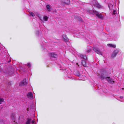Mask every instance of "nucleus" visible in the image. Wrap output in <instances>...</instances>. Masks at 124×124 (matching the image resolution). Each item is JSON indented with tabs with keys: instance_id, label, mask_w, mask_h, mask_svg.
<instances>
[{
	"instance_id": "1",
	"label": "nucleus",
	"mask_w": 124,
	"mask_h": 124,
	"mask_svg": "<svg viewBox=\"0 0 124 124\" xmlns=\"http://www.w3.org/2000/svg\"><path fill=\"white\" fill-rule=\"evenodd\" d=\"M74 74L76 76L80 77V79L82 80H85L86 79V77L84 76L83 75L81 76L79 71L77 70H76L75 71Z\"/></svg>"
},
{
	"instance_id": "2",
	"label": "nucleus",
	"mask_w": 124,
	"mask_h": 124,
	"mask_svg": "<svg viewBox=\"0 0 124 124\" xmlns=\"http://www.w3.org/2000/svg\"><path fill=\"white\" fill-rule=\"evenodd\" d=\"M91 3L92 4L93 6L98 8H100L101 6L97 2L96 0H93Z\"/></svg>"
},
{
	"instance_id": "3",
	"label": "nucleus",
	"mask_w": 124,
	"mask_h": 124,
	"mask_svg": "<svg viewBox=\"0 0 124 124\" xmlns=\"http://www.w3.org/2000/svg\"><path fill=\"white\" fill-rule=\"evenodd\" d=\"M101 78H102L106 79L108 82L111 83H114V82L113 80L109 77H106L103 75H102Z\"/></svg>"
},
{
	"instance_id": "4",
	"label": "nucleus",
	"mask_w": 124,
	"mask_h": 124,
	"mask_svg": "<svg viewBox=\"0 0 124 124\" xmlns=\"http://www.w3.org/2000/svg\"><path fill=\"white\" fill-rule=\"evenodd\" d=\"M93 13L99 18H102L104 16H103L100 14L96 11H94Z\"/></svg>"
},
{
	"instance_id": "5",
	"label": "nucleus",
	"mask_w": 124,
	"mask_h": 124,
	"mask_svg": "<svg viewBox=\"0 0 124 124\" xmlns=\"http://www.w3.org/2000/svg\"><path fill=\"white\" fill-rule=\"evenodd\" d=\"M119 52V51L118 50H116L114 51L112 54L111 57L112 58L115 57Z\"/></svg>"
},
{
	"instance_id": "6",
	"label": "nucleus",
	"mask_w": 124,
	"mask_h": 124,
	"mask_svg": "<svg viewBox=\"0 0 124 124\" xmlns=\"http://www.w3.org/2000/svg\"><path fill=\"white\" fill-rule=\"evenodd\" d=\"M93 50L96 52L97 54L101 55H102V53L98 50L97 48L96 47H94L93 48Z\"/></svg>"
},
{
	"instance_id": "7",
	"label": "nucleus",
	"mask_w": 124,
	"mask_h": 124,
	"mask_svg": "<svg viewBox=\"0 0 124 124\" xmlns=\"http://www.w3.org/2000/svg\"><path fill=\"white\" fill-rule=\"evenodd\" d=\"M27 84V82L26 81V79H24L23 81L21 82L20 83V86H23Z\"/></svg>"
},
{
	"instance_id": "8",
	"label": "nucleus",
	"mask_w": 124,
	"mask_h": 124,
	"mask_svg": "<svg viewBox=\"0 0 124 124\" xmlns=\"http://www.w3.org/2000/svg\"><path fill=\"white\" fill-rule=\"evenodd\" d=\"M50 55L51 57L56 58L57 57V55L54 53H50Z\"/></svg>"
},
{
	"instance_id": "9",
	"label": "nucleus",
	"mask_w": 124,
	"mask_h": 124,
	"mask_svg": "<svg viewBox=\"0 0 124 124\" xmlns=\"http://www.w3.org/2000/svg\"><path fill=\"white\" fill-rule=\"evenodd\" d=\"M28 97L29 98H33V96L32 93L31 92H29L28 93L27 95Z\"/></svg>"
},
{
	"instance_id": "10",
	"label": "nucleus",
	"mask_w": 124,
	"mask_h": 124,
	"mask_svg": "<svg viewBox=\"0 0 124 124\" xmlns=\"http://www.w3.org/2000/svg\"><path fill=\"white\" fill-rule=\"evenodd\" d=\"M70 1V0H62V2L66 4H68L69 3Z\"/></svg>"
},
{
	"instance_id": "11",
	"label": "nucleus",
	"mask_w": 124,
	"mask_h": 124,
	"mask_svg": "<svg viewBox=\"0 0 124 124\" xmlns=\"http://www.w3.org/2000/svg\"><path fill=\"white\" fill-rule=\"evenodd\" d=\"M107 46L108 47H112L114 48H115L116 47V45L114 44H107Z\"/></svg>"
},
{
	"instance_id": "12",
	"label": "nucleus",
	"mask_w": 124,
	"mask_h": 124,
	"mask_svg": "<svg viewBox=\"0 0 124 124\" xmlns=\"http://www.w3.org/2000/svg\"><path fill=\"white\" fill-rule=\"evenodd\" d=\"M63 38L64 41H67L68 40V39L67 37L66 36V35H63Z\"/></svg>"
},
{
	"instance_id": "13",
	"label": "nucleus",
	"mask_w": 124,
	"mask_h": 124,
	"mask_svg": "<svg viewBox=\"0 0 124 124\" xmlns=\"http://www.w3.org/2000/svg\"><path fill=\"white\" fill-rule=\"evenodd\" d=\"M15 117L16 116L15 114L14 113L11 116V118L13 120H15Z\"/></svg>"
},
{
	"instance_id": "14",
	"label": "nucleus",
	"mask_w": 124,
	"mask_h": 124,
	"mask_svg": "<svg viewBox=\"0 0 124 124\" xmlns=\"http://www.w3.org/2000/svg\"><path fill=\"white\" fill-rule=\"evenodd\" d=\"M82 65L84 66H86L85 62V61H84V60L82 61Z\"/></svg>"
},
{
	"instance_id": "15",
	"label": "nucleus",
	"mask_w": 124,
	"mask_h": 124,
	"mask_svg": "<svg viewBox=\"0 0 124 124\" xmlns=\"http://www.w3.org/2000/svg\"><path fill=\"white\" fill-rule=\"evenodd\" d=\"M31 120L29 118L27 120L26 122V124H30L31 122Z\"/></svg>"
},
{
	"instance_id": "16",
	"label": "nucleus",
	"mask_w": 124,
	"mask_h": 124,
	"mask_svg": "<svg viewBox=\"0 0 124 124\" xmlns=\"http://www.w3.org/2000/svg\"><path fill=\"white\" fill-rule=\"evenodd\" d=\"M81 57L82 58H83L85 60H86L87 59V57L86 55H81Z\"/></svg>"
},
{
	"instance_id": "17",
	"label": "nucleus",
	"mask_w": 124,
	"mask_h": 124,
	"mask_svg": "<svg viewBox=\"0 0 124 124\" xmlns=\"http://www.w3.org/2000/svg\"><path fill=\"white\" fill-rule=\"evenodd\" d=\"M29 15L30 16H35V14L34 13L31 12L30 13Z\"/></svg>"
},
{
	"instance_id": "18",
	"label": "nucleus",
	"mask_w": 124,
	"mask_h": 124,
	"mask_svg": "<svg viewBox=\"0 0 124 124\" xmlns=\"http://www.w3.org/2000/svg\"><path fill=\"white\" fill-rule=\"evenodd\" d=\"M46 7H47V9L48 11H50L51 8H50V6H49V5H47Z\"/></svg>"
},
{
	"instance_id": "19",
	"label": "nucleus",
	"mask_w": 124,
	"mask_h": 124,
	"mask_svg": "<svg viewBox=\"0 0 124 124\" xmlns=\"http://www.w3.org/2000/svg\"><path fill=\"white\" fill-rule=\"evenodd\" d=\"M48 17L46 16H45L43 17V19L45 21H47L48 20Z\"/></svg>"
},
{
	"instance_id": "20",
	"label": "nucleus",
	"mask_w": 124,
	"mask_h": 124,
	"mask_svg": "<svg viewBox=\"0 0 124 124\" xmlns=\"http://www.w3.org/2000/svg\"><path fill=\"white\" fill-rule=\"evenodd\" d=\"M4 101V99L3 98H0V104L2 103V102Z\"/></svg>"
},
{
	"instance_id": "21",
	"label": "nucleus",
	"mask_w": 124,
	"mask_h": 124,
	"mask_svg": "<svg viewBox=\"0 0 124 124\" xmlns=\"http://www.w3.org/2000/svg\"><path fill=\"white\" fill-rule=\"evenodd\" d=\"M35 121V119L33 120L31 122V123L32 124H33Z\"/></svg>"
},
{
	"instance_id": "22",
	"label": "nucleus",
	"mask_w": 124,
	"mask_h": 124,
	"mask_svg": "<svg viewBox=\"0 0 124 124\" xmlns=\"http://www.w3.org/2000/svg\"><path fill=\"white\" fill-rule=\"evenodd\" d=\"M27 66H28L29 67H31V65L30 64V63H28L27 64Z\"/></svg>"
},
{
	"instance_id": "23",
	"label": "nucleus",
	"mask_w": 124,
	"mask_h": 124,
	"mask_svg": "<svg viewBox=\"0 0 124 124\" xmlns=\"http://www.w3.org/2000/svg\"><path fill=\"white\" fill-rule=\"evenodd\" d=\"M116 11L115 10H114L113 12V14L115 15L116 14Z\"/></svg>"
},
{
	"instance_id": "24",
	"label": "nucleus",
	"mask_w": 124,
	"mask_h": 124,
	"mask_svg": "<svg viewBox=\"0 0 124 124\" xmlns=\"http://www.w3.org/2000/svg\"><path fill=\"white\" fill-rule=\"evenodd\" d=\"M108 7H109V8L110 9V6H111V7H113V5H111V4H110V5H109H109H108Z\"/></svg>"
},
{
	"instance_id": "25",
	"label": "nucleus",
	"mask_w": 124,
	"mask_h": 124,
	"mask_svg": "<svg viewBox=\"0 0 124 124\" xmlns=\"http://www.w3.org/2000/svg\"><path fill=\"white\" fill-rule=\"evenodd\" d=\"M91 51V49H89L88 50V51H87V53H89V52H90Z\"/></svg>"
},
{
	"instance_id": "26",
	"label": "nucleus",
	"mask_w": 124,
	"mask_h": 124,
	"mask_svg": "<svg viewBox=\"0 0 124 124\" xmlns=\"http://www.w3.org/2000/svg\"><path fill=\"white\" fill-rule=\"evenodd\" d=\"M39 18L40 19V20H42V19H41V18L40 17V16H39Z\"/></svg>"
},
{
	"instance_id": "27",
	"label": "nucleus",
	"mask_w": 124,
	"mask_h": 124,
	"mask_svg": "<svg viewBox=\"0 0 124 124\" xmlns=\"http://www.w3.org/2000/svg\"><path fill=\"white\" fill-rule=\"evenodd\" d=\"M120 98L121 99H122L123 98V97L122 96H120Z\"/></svg>"
},
{
	"instance_id": "28",
	"label": "nucleus",
	"mask_w": 124,
	"mask_h": 124,
	"mask_svg": "<svg viewBox=\"0 0 124 124\" xmlns=\"http://www.w3.org/2000/svg\"><path fill=\"white\" fill-rule=\"evenodd\" d=\"M8 84L9 85H10V83L9 82V83H8Z\"/></svg>"
}]
</instances>
